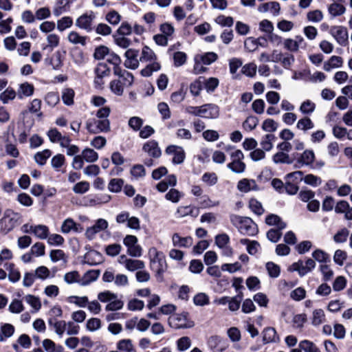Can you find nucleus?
Wrapping results in <instances>:
<instances>
[{"instance_id":"f257e3e1","label":"nucleus","mask_w":352,"mask_h":352,"mask_svg":"<svg viewBox=\"0 0 352 352\" xmlns=\"http://www.w3.org/2000/svg\"><path fill=\"white\" fill-rule=\"evenodd\" d=\"M230 219L232 224L242 234L254 236L258 232L256 224L249 217L231 214Z\"/></svg>"},{"instance_id":"f03ea898","label":"nucleus","mask_w":352,"mask_h":352,"mask_svg":"<svg viewBox=\"0 0 352 352\" xmlns=\"http://www.w3.org/2000/svg\"><path fill=\"white\" fill-rule=\"evenodd\" d=\"M148 254L151 270L156 274L157 276L162 278L163 274L167 270L165 255L155 247L148 250Z\"/></svg>"},{"instance_id":"7ed1b4c3","label":"nucleus","mask_w":352,"mask_h":352,"mask_svg":"<svg viewBox=\"0 0 352 352\" xmlns=\"http://www.w3.org/2000/svg\"><path fill=\"white\" fill-rule=\"evenodd\" d=\"M86 128L91 133L107 132L110 129V123L108 119H90L86 123Z\"/></svg>"},{"instance_id":"20e7f679","label":"nucleus","mask_w":352,"mask_h":352,"mask_svg":"<svg viewBox=\"0 0 352 352\" xmlns=\"http://www.w3.org/2000/svg\"><path fill=\"white\" fill-rule=\"evenodd\" d=\"M21 214L12 210H6L1 218L9 232L21 223Z\"/></svg>"},{"instance_id":"39448f33","label":"nucleus","mask_w":352,"mask_h":352,"mask_svg":"<svg viewBox=\"0 0 352 352\" xmlns=\"http://www.w3.org/2000/svg\"><path fill=\"white\" fill-rule=\"evenodd\" d=\"M168 320L170 325L175 329H186L194 326L193 322L188 319L186 314L173 315Z\"/></svg>"},{"instance_id":"423d86ee","label":"nucleus","mask_w":352,"mask_h":352,"mask_svg":"<svg viewBox=\"0 0 352 352\" xmlns=\"http://www.w3.org/2000/svg\"><path fill=\"white\" fill-rule=\"evenodd\" d=\"M95 74L94 83L96 87H101L105 83L104 79L110 74V69L106 63H99L95 68Z\"/></svg>"},{"instance_id":"0eeeda50","label":"nucleus","mask_w":352,"mask_h":352,"mask_svg":"<svg viewBox=\"0 0 352 352\" xmlns=\"http://www.w3.org/2000/svg\"><path fill=\"white\" fill-rule=\"evenodd\" d=\"M96 15L94 12H87L80 15L76 21V25L80 29L90 32L92 30V25Z\"/></svg>"},{"instance_id":"6e6552de","label":"nucleus","mask_w":352,"mask_h":352,"mask_svg":"<svg viewBox=\"0 0 352 352\" xmlns=\"http://www.w3.org/2000/svg\"><path fill=\"white\" fill-rule=\"evenodd\" d=\"M109 223L104 219H98L93 226L89 227L85 232V236L89 240L93 239L96 234L107 229Z\"/></svg>"},{"instance_id":"1a4fd4ad","label":"nucleus","mask_w":352,"mask_h":352,"mask_svg":"<svg viewBox=\"0 0 352 352\" xmlns=\"http://www.w3.org/2000/svg\"><path fill=\"white\" fill-rule=\"evenodd\" d=\"M138 51L134 49H128L124 53V66L129 69H135L139 66L140 60L138 58Z\"/></svg>"},{"instance_id":"9d476101","label":"nucleus","mask_w":352,"mask_h":352,"mask_svg":"<svg viewBox=\"0 0 352 352\" xmlns=\"http://www.w3.org/2000/svg\"><path fill=\"white\" fill-rule=\"evenodd\" d=\"M219 116V108L214 104L200 106V116L207 119H215Z\"/></svg>"},{"instance_id":"9b49d317","label":"nucleus","mask_w":352,"mask_h":352,"mask_svg":"<svg viewBox=\"0 0 352 352\" xmlns=\"http://www.w3.org/2000/svg\"><path fill=\"white\" fill-rule=\"evenodd\" d=\"M332 36L340 45H344L348 40V32L343 26H333L330 30Z\"/></svg>"},{"instance_id":"f8f14e48","label":"nucleus","mask_w":352,"mask_h":352,"mask_svg":"<svg viewBox=\"0 0 352 352\" xmlns=\"http://www.w3.org/2000/svg\"><path fill=\"white\" fill-rule=\"evenodd\" d=\"M166 153L173 155V162L175 164H181L185 159V152L181 146L170 145L166 148Z\"/></svg>"},{"instance_id":"ddd939ff","label":"nucleus","mask_w":352,"mask_h":352,"mask_svg":"<svg viewBox=\"0 0 352 352\" xmlns=\"http://www.w3.org/2000/svg\"><path fill=\"white\" fill-rule=\"evenodd\" d=\"M304 42L302 36L298 35L295 38H287L283 40V47L287 50L292 52H296L298 51L300 46Z\"/></svg>"},{"instance_id":"4468645a","label":"nucleus","mask_w":352,"mask_h":352,"mask_svg":"<svg viewBox=\"0 0 352 352\" xmlns=\"http://www.w3.org/2000/svg\"><path fill=\"white\" fill-rule=\"evenodd\" d=\"M60 230L63 234H68L72 231L79 233L82 232L83 228L80 224L76 223L73 219L67 218L63 222Z\"/></svg>"},{"instance_id":"2eb2a0df","label":"nucleus","mask_w":352,"mask_h":352,"mask_svg":"<svg viewBox=\"0 0 352 352\" xmlns=\"http://www.w3.org/2000/svg\"><path fill=\"white\" fill-rule=\"evenodd\" d=\"M47 135L51 142L58 143L60 146L64 145L65 146V144L69 138L68 135H62V133L56 128L50 129L47 131Z\"/></svg>"},{"instance_id":"dca6fc26","label":"nucleus","mask_w":352,"mask_h":352,"mask_svg":"<svg viewBox=\"0 0 352 352\" xmlns=\"http://www.w3.org/2000/svg\"><path fill=\"white\" fill-rule=\"evenodd\" d=\"M236 188L239 191L247 193L251 190H258V187L255 180L243 178L237 183Z\"/></svg>"},{"instance_id":"f3484780","label":"nucleus","mask_w":352,"mask_h":352,"mask_svg":"<svg viewBox=\"0 0 352 352\" xmlns=\"http://www.w3.org/2000/svg\"><path fill=\"white\" fill-rule=\"evenodd\" d=\"M113 74L120 78L122 85L125 87H129L133 83L134 78L131 73L122 70L121 68L113 69Z\"/></svg>"},{"instance_id":"a211bd4d","label":"nucleus","mask_w":352,"mask_h":352,"mask_svg":"<svg viewBox=\"0 0 352 352\" xmlns=\"http://www.w3.org/2000/svg\"><path fill=\"white\" fill-rule=\"evenodd\" d=\"M34 87L32 84L28 82L21 83L16 91L17 97L22 100L24 98L30 97L33 95Z\"/></svg>"},{"instance_id":"6ab92c4d","label":"nucleus","mask_w":352,"mask_h":352,"mask_svg":"<svg viewBox=\"0 0 352 352\" xmlns=\"http://www.w3.org/2000/svg\"><path fill=\"white\" fill-rule=\"evenodd\" d=\"M4 267L8 272V280L11 283H16L21 279L20 271L13 263H5Z\"/></svg>"},{"instance_id":"aec40b11","label":"nucleus","mask_w":352,"mask_h":352,"mask_svg":"<svg viewBox=\"0 0 352 352\" xmlns=\"http://www.w3.org/2000/svg\"><path fill=\"white\" fill-rule=\"evenodd\" d=\"M316 159L315 153L312 149H305L299 156L298 162L302 166H311Z\"/></svg>"},{"instance_id":"412c9836","label":"nucleus","mask_w":352,"mask_h":352,"mask_svg":"<svg viewBox=\"0 0 352 352\" xmlns=\"http://www.w3.org/2000/svg\"><path fill=\"white\" fill-rule=\"evenodd\" d=\"M143 150L150 156L159 157L161 155V150L158 143L155 140H150L146 142L143 146Z\"/></svg>"},{"instance_id":"4be33fe9","label":"nucleus","mask_w":352,"mask_h":352,"mask_svg":"<svg viewBox=\"0 0 352 352\" xmlns=\"http://www.w3.org/2000/svg\"><path fill=\"white\" fill-rule=\"evenodd\" d=\"M46 43L43 49L45 50L52 51L60 45V36L56 33H50L46 36Z\"/></svg>"},{"instance_id":"5701e85b","label":"nucleus","mask_w":352,"mask_h":352,"mask_svg":"<svg viewBox=\"0 0 352 352\" xmlns=\"http://www.w3.org/2000/svg\"><path fill=\"white\" fill-rule=\"evenodd\" d=\"M172 243L175 247L188 248L192 244V239L190 236L182 237L178 233H175L172 236Z\"/></svg>"},{"instance_id":"b1692460","label":"nucleus","mask_w":352,"mask_h":352,"mask_svg":"<svg viewBox=\"0 0 352 352\" xmlns=\"http://www.w3.org/2000/svg\"><path fill=\"white\" fill-rule=\"evenodd\" d=\"M176 214L179 218L185 217L188 215L195 217L199 214V209L191 206H181L178 207Z\"/></svg>"},{"instance_id":"393cba45","label":"nucleus","mask_w":352,"mask_h":352,"mask_svg":"<svg viewBox=\"0 0 352 352\" xmlns=\"http://www.w3.org/2000/svg\"><path fill=\"white\" fill-rule=\"evenodd\" d=\"M343 65L342 58L338 56H332L324 62L323 69L326 72H330L333 69L341 67Z\"/></svg>"},{"instance_id":"a878e982","label":"nucleus","mask_w":352,"mask_h":352,"mask_svg":"<svg viewBox=\"0 0 352 352\" xmlns=\"http://www.w3.org/2000/svg\"><path fill=\"white\" fill-rule=\"evenodd\" d=\"M296 126L299 131L306 133L307 131L313 129L315 124L309 117L304 116L297 121Z\"/></svg>"},{"instance_id":"bb28decb","label":"nucleus","mask_w":352,"mask_h":352,"mask_svg":"<svg viewBox=\"0 0 352 352\" xmlns=\"http://www.w3.org/2000/svg\"><path fill=\"white\" fill-rule=\"evenodd\" d=\"M326 316L322 309H315L312 311L311 322L313 326L317 327L324 323Z\"/></svg>"},{"instance_id":"cd10ccee","label":"nucleus","mask_w":352,"mask_h":352,"mask_svg":"<svg viewBox=\"0 0 352 352\" xmlns=\"http://www.w3.org/2000/svg\"><path fill=\"white\" fill-rule=\"evenodd\" d=\"M49 324L52 326L55 333L62 337L67 329V322L65 320H58L55 318H51L48 321Z\"/></svg>"},{"instance_id":"c85d7f7f","label":"nucleus","mask_w":352,"mask_h":352,"mask_svg":"<svg viewBox=\"0 0 352 352\" xmlns=\"http://www.w3.org/2000/svg\"><path fill=\"white\" fill-rule=\"evenodd\" d=\"M140 61L142 63H151L157 61V56L155 52L148 46H144L142 50Z\"/></svg>"},{"instance_id":"c756f323","label":"nucleus","mask_w":352,"mask_h":352,"mask_svg":"<svg viewBox=\"0 0 352 352\" xmlns=\"http://www.w3.org/2000/svg\"><path fill=\"white\" fill-rule=\"evenodd\" d=\"M117 351L121 352H137L130 339H122L116 344Z\"/></svg>"},{"instance_id":"7c9ffc66","label":"nucleus","mask_w":352,"mask_h":352,"mask_svg":"<svg viewBox=\"0 0 352 352\" xmlns=\"http://www.w3.org/2000/svg\"><path fill=\"white\" fill-rule=\"evenodd\" d=\"M25 302L32 309V312H37L41 308V302L38 296L32 294H27L23 297Z\"/></svg>"},{"instance_id":"2f4dec72","label":"nucleus","mask_w":352,"mask_h":352,"mask_svg":"<svg viewBox=\"0 0 352 352\" xmlns=\"http://www.w3.org/2000/svg\"><path fill=\"white\" fill-rule=\"evenodd\" d=\"M177 184V178L174 175H168L165 179L157 184V189L160 192H165L169 186H175Z\"/></svg>"},{"instance_id":"473e14b6","label":"nucleus","mask_w":352,"mask_h":352,"mask_svg":"<svg viewBox=\"0 0 352 352\" xmlns=\"http://www.w3.org/2000/svg\"><path fill=\"white\" fill-rule=\"evenodd\" d=\"M316 103L309 99L304 100L299 107L300 112L302 114L307 116L311 115L316 111Z\"/></svg>"},{"instance_id":"72a5a7b5","label":"nucleus","mask_w":352,"mask_h":352,"mask_svg":"<svg viewBox=\"0 0 352 352\" xmlns=\"http://www.w3.org/2000/svg\"><path fill=\"white\" fill-rule=\"evenodd\" d=\"M265 40L263 37L254 38L248 37L244 41V47L249 52H253L256 51L260 45V41Z\"/></svg>"},{"instance_id":"f704fd0d","label":"nucleus","mask_w":352,"mask_h":352,"mask_svg":"<svg viewBox=\"0 0 352 352\" xmlns=\"http://www.w3.org/2000/svg\"><path fill=\"white\" fill-rule=\"evenodd\" d=\"M161 69V65L158 61H154L147 63L146 66L143 68L140 73L144 77H149L154 72H157Z\"/></svg>"},{"instance_id":"c9c22d12","label":"nucleus","mask_w":352,"mask_h":352,"mask_svg":"<svg viewBox=\"0 0 352 352\" xmlns=\"http://www.w3.org/2000/svg\"><path fill=\"white\" fill-rule=\"evenodd\" d=\"M16 96V91L12 87H8L0 94V101L4 104H8L10 101L14 100Z\"/></svg>"},{"instance_id":"e433bc0d","label":"nucleus","mask_w":352,"mask_h":352,"mask_svg":"<svg viewBox=\"0 0 352 352\" xmlns=\"http://www.w3.org/2000/svg\"><path fill=\"white\" fill-rule=\"evenodd\" d=\"M50 234L49 228L43 224L35 225L33 233L36 238L43 240L47 239Z\"/></svg>"},{"instance_id":"4c0bfd02","label":"nucleus","mask_w":352,"mask_h":352,"mask_svg":"<svg viewBox=\"0 0 352 352\" xmlns=\"http://www.w3.org/2000/svg\"><path fill=\"white\" fill-rule=\"evenodd\" d=\"M275 139L276 138L273 134L269 133L265 135L260 142L262 149L265 151H270L273 148Z\"/></svg>"},{"instance_id":"58836bf2","label":"nucleus","mask_w":352,"mask_h":352,"mask_svg":"<svg viewBox=\"0 0 352 352\" xmlns=\"http://www.w3.org/2000/svg\"><path fill=\"white\" fill-rule=\"evenodd\" d=\"M263 340L264 343L275 342L279 340L275 329L268 327L263 331Z\"/></svg>"},{"instance_id":"ea45409f","label":"nucleus","mask_w":352,"mask_h":352,"mask_svg":"<svg viewBox=\"0 0 352 352\" xmlns=\"http://www.w3.org/2000/svg\"><path fill=\"white\" fill-rule=\"evenodd\" d=\"M289 272H297L300 276H304L309 272L307 270L305 263L302 261H298L292 263L289 267Z\"/></svg>"},{"instance_id":"a19ab883","label":"nucleus","mask_w":352,"mask_h":352,"mask_svg":"<svg viewBox=\"0 0 352 352\" xmlns=\"http://www.w3.org/2000/svg\"><path fill=\"white\" fill-rule=\"evenodd\" d=\"M14 333V327L11 324L5 323L1 326L0 342L11 337Z\"/></svg>"},{"instance_id":"79ce46f5","label":"nucleus","mask_w":352,"mask_h":352,"mask_svg":"<svg viewBox=\"0 0 352 352\" xmlns=\"http://www.w3.org/2000/svg\"><path fill=\"white\" fill-rule=\"evenodd\" d=\"M329 13L333 17L342 15L346 12V8L340 3L333 2L328 7Z\"/></svg>"},{"instance_id":"37998d69","label":"nucleus","mask_w":352,"mask_h":352,"mask_svg":"<svg viewBox=\"0 0 352 352\" xmlns=\"http://www.w3.org/2000/svg\"><path fill=\"white\" fill-rule=\"evenodd\" d=\"M86 36L80 35L77 32L72 31L67 35L68 41L74 45L80 44L85 45L86 44Z\"/></svg>"},{"instance_id":"c03bdc74","label":"nucleus","mask_w":352,"mask_h":352,"mask_svg":"<svg viewBox=\"0 0 352 352\" xmlns=\"http://www.w3.org/2000/svg\"><path fill=\"white\" fill-rule=\"evenodd\" d=\"M265 223L269 226H276L279 230L285 228L286 224L276 214H270L265 218Z\"/></svg>"},{"instance_id":"a18cd8bd","label":"nucleus","mask_w":352,"mask_h":352,"mask_svg":"<svg viewBox=\"0 0 352 352\" xmlns=\"http://www.w3.org/2000/svg\"><path fill=\"white\" fill-rule=\"evenodd\" d=\"M49 64L53 69H59L63 66V55L60 52H56L49 59Z\"/></svg>"},{"instance_id":"49530a36","label":"nucleus","mask_w":352,"mask_h":352,"mask_svg":"<svg viewBox=\"0 0 352 352\" xmlns=\"http://www.w3.org/2000/svg\"><path fill=\"white\" fill-rule=\"evenodd\" d=\"M272 160L275 164H290L293 160L287 153L277 152L272 157Z\"/></svg>"},{"instance_id":"de8ad7c7","label":"nucleus","mask_w":352,"mask_h":352,"mask_svg":"<svg viewBox=\"0 0 352 352\" xmlns=\"http://www.w3.org/2000/svg\"><path fill=\"white\" fill-rule=\"evenodd\" d=\"M82 157L88 163L95 162L98 159V154L94 150L87 148L81 152Z\"/></svg>"},{"instance_id":"09e8293b","label":"nucleus","mask_w":352,"mask_h":352,"mask_svg":"<svg viewBox=\"0 0 352 352\" xmlns=\"http://www.w3.org/2000/svg\"><path fill=\"white\" fill-rule=\"evenodd\" d=\"M67 301L70 304H74L79 307H85L88 303L87 296H70L67 297Z\"/></svg>"},{"instance_id":"8fccbe9b","label":"nucleus","mask_w":352,"mask_h":352,"mask_svg":"<svg viewBox=\"0 0 352 352\" xmlns=\"http://www.w3.org/2000/svg\"><path fill=\"white\" fill-rule=\"evenodd\" d=\"M204 77L200 76L196 80L192 82L190 85V91L195 96H197L200 94L204 86Z\"/></svg>"},{"instance_id":"3c124183","label":"nucleus","mask_w":352,"mask_h":352,"mask_svg":"<svg viewBox=\"0 0 352 352\" xmlns=\"http://www.w3.org/2000/svg\"><path fill=\"white\" fill-rule=\"evenodd\" d=\"M51 155L52 151L50 149H45L42 151L37 152L34 155V160L38 164L43 166L46 163L47 160Z\"/></svg>"},{"instance_id":"603ef678","label":"nucleus","mask_w":352,"mask_h":352,"mask_svg":"<svg viewBox=\"0 0 352 352\" xmlns=\"http://www.w3.org/2000/svg\"><path fill=\"white\" fill-rule=\"evenodd\" d=\"M204 86L207 92H212L219 84V79L214 77L205 78L204 77Z\"/></svg>"},{"instance_id":"864d4df0","label":"nucleus","mask_w":352,"mask_h":352,"mask_svg":"<svg viewBox=\"0 0 352 352\" xmlns=\"http://www.w3.org/2000/svg\"><path fill=\"white\" fill-rule=\"evenodd\" d=\"M197 59L201 60L204 65H208L216 61L218 56L214 52H207L204 54H198Z\"/></svg>"},{"instance_id":"5fc2aeb1","label":"nucleus","mask_w":352,"mask_h":352,"mask_svg":"<svg viewBox=\"0 0 352 352\" xmlns=\"http://www.w3.org/2000/svg\"><path fill=\"white\" fill-rule=\"evenodd\" d=\"M193 302L197 306H206L210 303V298L207 294L200 292L194 296Z\"/></svg>"},{"instance_id":"6e6d98bb","label":"nucleus","mask_w":352,"mask_h":352,"mask_svg":"<svg viewBox=\"0 0 352 352\" xmlns=\"http://www.w3.org/2000/svg\"><path fill=\"white\" fill-rule=\"evenodd\" d=\"M99 276V272L97 270H90L87 272L83 276L80 285H87L91 282L95 281Z\"/></svg>"},{"instance_id":"4d7b16f0","label":"nucleus","mask_w":352,"mask_h":352,"mask_svg":"<svg viewBox=\"0 0 352 352\" xmlns=\"http://www.w3.org/2000/svg\"><path fill=\"white\" fill-rule=\"evenodd\" d=\"M250 209L256 214L261 215L264 213V208L262 204L256 199L252 198L249 201Z\"/></svg>"},{"instance_id":"13d9d810","label":"nucleus","mask_w":352,"mask_h":352,"mask_svg":"<svg viewBox=\"0 0 352 352\" xmlns=\"http://www.w3.org/2000/svg\"><path fill=\"white\" fill-rule=\"evenodd\" d=\"M73 24V20L70 16H63L56 22V28L59 32H63L69 28Z\"/></svg>"},{"instance_id":"bf43d9fd","label":"nucleus","mask_w":352,"mask_h":352,"mask_svg":"<svg viewBox=\"0 0 352 352\" xmlns=\"http://www.w3.org/2000/svg\"><path fill=\"white\" fill-rule=\"evenodd\" d=\"M110 89L115 95L120 96L123 94L124 86L120 80H113L109 85Z\"/></svg>"},{"instance_id":"052dcab7","label":"nucleus","mask_w":352,"mask_h":352,"mask_svg":"<svg viewBox=\"0 0 352 352\" xmlns=\"http://www.w3.org/2000/svg\"><path fill=\"white\" fill-rule=\"evenodd\" d=\"M228 168L236 174L243 173L245 170V164L242 161H232L227 165Z\"/></svg>"},{"instance_id":"680f3d73","label":"nucleus","mask_w":352,"mask_h":352,"mask_svg":"<svg viewBox=\"0 0 352 352\" xmlns=\"http://www.w3.org/2000/svg\"><path fill=\"white\" fill-rule=\"evenodd\" d=\"M43 346L47 352H61L63 351L62 346H56L55 343L50 339H45L43 341Z\"/></svg>"},{"instance_id":"e2e57ef3","label":"nucleus","mask_w":352,"mask_h":352,"mask_svg":"<svg viewBox=\"0 0 352 352\" xmlns=\"http://www.w3.org/2000/svg\"><path fill=\"white\" fill-rule=\"evenodd\" d=\"M102 327L101 320L98 318H91L86 322V328L89 331H96Z\"/></svg>"},{"instance_id":"0e129e2a","label":"nucleus","mask_w":352,"mask_h":352,"mask_svg":"<svg viewBox=\"0 0 352 352\" xmlns=\"http://www.w3.org/2000/svg\"><path fill=\"white\" fill-rule=\"evenodd\" d=\"M44 100L49 107H54L59 102L60 98L57 92L51 91L46 94Z\"/></svg>"},{"instance_id":"69168bd1","label":"nucleus","mask_w":352,"mask_h":352,"mask_svg":"<svg viewBox=\"0 0 352 352\" xmlns=\"http://www.w3.org/2000/svg\"><path fill=\"white\" fill-rule=\"evenodd\" d=\"M258 30L263 33L269 34L274 32V27L270 20L263 19L258 23Z\"/></svg>"},{"instance_id":"338daca9","label":"nucleus","mask_w":352,"mask_h":352,"mask_svg":"<svg viewBox=\"0 0 352 352\" xmlns=\"http://www.w3.org/2000/svg\"><path fill=\"white\" fill-rule=\"evenodd\" d=\"M277 28L282 32H289L294 28V23L286 19H281L276 23Z\"/></svg>"},{"instance_id":"774afa93","label":"nucleus","mask_w":352,"mask_h":352,"mask_svg":"<svg viewBox=\"0 0 352 352\" xmlns=\"http://www.w3.org/2000/svg\"><path fill=\"white\" fill-rule=\"evenodd\" d=\"M300 350L305 352H320V349L312 342L305 340L300 342Z\"/></svg>"}]
</instances>
